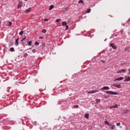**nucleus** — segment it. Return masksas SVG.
<instances>
[{
  "mask_svg": "<svg viewBox=\"0 0 130 130\" xmlns=\"http://www.w3.org/2000/svg\"><path fill=\"white\" fill-rule=\"evenodd\" d=\"M106 94H110V95H118V93L114 91H106Z\"/></svg>",
  "mask_w": 130,
  "mask_h": 130,
  "instance_id": "nucleus-1",
  "label": "nucleus"
},
{
  "mask_svg": "<svg viewBox=\"0 0 130 130\" xmlns=\"http://www.w3.org/2000/svg\"><path fill=\"white\" fill-rule=\"evenodd\" d=\"M112 86L118 89H120V88H121V85L117 83H114L112 84Z\"/></svg>",
  "mask_w": 130,
  "mask_h": 130,
  "instance_id": "nucleus-2",
  "label": "nucleus"
},
{
  "mask_svg": "<svg viewBox=\"0 0 130 130\" xmlns=\"http://www.w3.org/2000/svg\"><path fill=\"white\" fill-rule=\"evenodd\" d=\"M122 111L123 112H122L121 113V114L122 115H123V114H124V113H129V110H128V109H127V110H122Z\"/></svg>",
  "mask_w": 130,
  "mask_h": 130,
  "instance_id": "nucleus-3",
  "label": "nucleus"
},
{
  "mask_svg": "<svg viewBox=\"0 0 130 130\" xmlns=\"http://www.w3.org/2000/svg\"><path fill=\"white\" fill-rule=\"evenodd\" d=\"M126 72V70L125 69H121L120 70H119L117 71V74H120L121 73H125Z\"/></svg>",
  "mask_w": 130,
  "mask_h": 130,
  "instance_id": "nucleus-4",
  "label": "nucleus"
},
{
  "mask_svg": "<svg viewBox=\"0 0 130 130\" xmlns=\"http://www.w3.org/2000/svg\"><path fill=\"white\" fill-rule=\"evenodd\" d=\"M110 88L108 86H104L103 88H101L102 91L109 90Z\"/></svg>",
  "mask_w": 130,
  "mask_h": 130,
  "instance_id": "nucleus-5",
  "label": "nucleus"
},
{
  "mask_svg": "<svg viewBox=\"0 0 130 130\" xmlns=\"http://www.w3.org/2000/svg\"><path fill=\"white\" fill-rule=\"evenodd\" d=\"M122 80H123V77H119V78H117L114 81L115 82L116 81H122Z\"/></svg>",
  "mask_w": 130,
  "mask_h": 130,
  "instance_id": "nucleus-6",
  "label": "nucleus"
},
{
  "mask_svg": "<svg viewBox=\"0 0 130 130\" xmlns=\"http://www.w3.org/2000/svg\"><path fill=\"white\" fill-rule=\"evenodd\" d=\"M128 81H130V76L125 77V80H124V82H128Z\"/></svg>",
  "mask_w": 130,
  "mask_h": 130,
  "instance_id": "nucleus-7",
  "label": "nucleus"
},
{
  "mask_svg": "<svg viewBox=\"0 0 130 130\" xmlns=\"http://www.w3.org/2000/svg\"><path fill=\"white\" fill-rule=\"evenodd\" d=\"M110 46H111V47H112V48H113L114 49H116V48H117V47H116V46L113 43H111L110 44Z\"/></svg>",
  "mask_w": 130,
  "mask_h": 130,
  "instance_id": "nucleus-8",
  "label": "nucleus"
},
{
  "mask_svg": "<svg viewBox=\"0 0 130 130\" xmlns=\"http://www.w3.org/2000/svg\"><path fill=\"white\" fill-rule=\"evenodd\" d=\"M15 45H16V46H18V45H19V38H17L16 40H15Z\"/></svg>",
  "mask_w": 130,
  "mask_h": 130,
  "instance_id": "nucleus-9",
  "label": "nucleus"
},
{
  "mask_svg": "<svg viewBox=\"0 0 130 130\" xmlns=\"http://www.w3.org/2000/svg\"><path fill=\"white\" fill-rule=\"evenodd\" d=\"M23 6L22 2H19L18 5V9H21V7Z\"/></svg>",
  "mask_w": 130,
  "mask_h": 130,
  "instance_id": "nucleus-10",
  "label": "nucleus"
},
{
  "mask_svg": "<svg viewBox=\"0 0 130 130\" xmlns=\"http://www.w3.org/2000/svg\"><path fill=\"white\" fill-rule=\"evenodd\" d=\"M110 127H111V129H114L115 128V125L110 124Z\"/></svg>",
  "mask_w": 130,
  "mask_h": 130,
  "instance_id": "nucleus-11",
  "label": "nucleus"
},
{
  "mask_svg": "<svg viewBox=\"0 0 130 130\" xmlns=\"http://www.w3.org/2000/svg\"><path fill=\"white\" fill-rule=\"evenodd\" d=\"M117 107H118V106H117V104H116L115 106H111L110 108L112 109V108H117Z\"/></svg>",
  "mask_w": 130,
  "mask_h": 130,
  "instance_id": "nucleus-12",
  "label": "nucleus"
},
{
  "mask_svg": "<svg viewBox=\"0 0 130 130\" xmlns=\"http://www.w3.org/2000/svg\"><path fill=\"white\" fill-rule=\"evenodd\" d=\"M104 123L105 124H107V125H108L109 126H110V124H109V122H108V121H105Z\"/></svg>",
  "mask_w": 130,
  "mask_h": 130,
  "instance_id": "nucleus-13",
  "label": "nucleus"
},
{
  "mask_svg": "<svg viewBox=\"0 0 130 130\" xmlns=\"http://www.w3.org/2000/svg\"><path fill=\"white\" fill-rule=\"evenodd\" d=\"M30 11H31V8H29L26 9L25 11V13H29V12H30Z\"/></svg>",
  "mask_w": 130,
  "mask_h": 130,
  "instance_id": "nucleus-14",
  "label": "nucleus"
},
{
  "mask_svg": "<svg viewBox=\"0 0 130 130\" xmlns=\"http://www.w3.org/2000/svg\"><path fill=\"white\" fill-rule=\"evenodd\" d=\"M53 8H54V6H53V5H51V6H50L49 8V10L50 11H51V10L53 9Z\"/></svg>",
  "mask_w": 130,
  "mask_h": 130,
  "instance_id": "nucleus-15",
  "label": "nucleus"
},
{
  "mask_svg": "<svg viewBox=\"0 0 130 130\" xmlns=\"http://www.w3.org/2000/svg\"><path fill=\"white\" fill-rule=\"evenodd\" d=\"M84 117H85V118H89V114L86 113L84 115Z\"/></svg>",
  "mask_w": 130,
  "mask_h": 130,
  "instance_id": "nucleus-16",
  "label": "nucleus"
},
{
  "mask_svg": "<svg viewBox=\"0 0 130 130\" xmlns=\"http://www.w3.org/2000/svg\"><path fill=\"white\" fill-rule=\"evenodd\" d=\"M93 94H95V93H98V92H99V90L96 89L93 90Z\"/></svg>",
  "mask_w": 130,
  "mask_h": 130,
  "instance_id": "nucleus-17",
  "label": "nucleus"
},
{
  "mask_svg": "<svg viewBox=\"0 0 130 130\" xmlns=\"http://www.w3.org/2000/svg\"><path fill=\"white\" fill-rule=\"evenodd\" d=\"M28 56V54L27 53H24L23 54V57H27Z\"/></svg>",
  "mask_w": 130,
  "mask_h": 130,
  "instance_id": "nucleus-18",
  "label": "nucleus"
},
{
  "mask_svg": "<svg viewBox=\"0 0 130 130\" xmlns=\"http://www.w3.org/2000/svg\"><path fill=\"white\" fill-rule=\"evenodd\" d=\"M10 51H12V52L15 51V49L13 47H12L10 49Z\"/></svg>",
  "mask_w": 130,
  "mask_h": 130,
  "instance_id": "nucleus-19",
  "label": "nucleus"
},
{
  "mask_svg": "<svg viewBox=\"0 0 130 130\" xmlns=\"http://www.w3.org/2000/svg\"><path fill=\"white\" fill-rule=\"evenodd\" d=\"M87 93L88 94H94V92L93 90H91L90 91H88Z\"/></svg>",
  "mask_w": 130,
  "mask_h": 130,
  "instance_id": "nucleus-20",
  "label": "nucleus"
},
{
  "mask_svg": "<svg viewBox=\"0 0 130 130\" xmlns=\"http://www.w3.org/2000/svg\"><path fill=\"white\" fill-rule=\"evenodd\" d=\"M62 26H67V22H62Z\"/></svg>",
  "mask_w": 130,
  "mask_h": 130,
  "instance_id": "nucleus-21",
  "label": "nucleus"
},
{
  "mask_svg": "<svg viewBox=\"0 0 130 130\" xmlns=\"http://www.w3.org/2000/svg\"><path fill=\"white\" fill-rule=\"evenodd\" d=\"M23 34H24V31H21L20 32H19V35H23Z\"/></svg>",
  "mask_w": 130,
  "mask_h": 130,
  "instance_id": "nucleus-22",
  "label": "nucleus"
},
{
  "mask_svg": "<svg viewBox=\"0 0 130 130\" xmlns=\"http://www.w3.org/2000/svg\"><path fill=\"white\" fill-rule=\"evenodd\" d=\"M95 101H96V103H100V99H96V100H95Z\"/></svg>",
  "mask_w": 130,
  "mask_h": 130,
  "instance_id": "nucleus-23",
  "label": "nucleus"
},
{
  "mask_svg": "<svg viewBox=\"0 0 130 130\" xmlns=\"http://www.w3.org/2000/svg\"><path fill=\"white\" fill-rule=\"evenodd\" d=\"M84 3V1H83V0H80L79 2H78V3L79 4H83Z\"/></svg>",
  "mask_w": 130,
  "mask_h": 130,
  "instance_id": "nucleus-24",
  "label": "nucleus"
},
{
  "mask_svg": "<svg viewBox=\"0 0 130 130\" xmlns=\"http://www.w3.org/2000/svg\"><path fill=\"white\" fill-rule=\"evenodd\" d=\"M11 25H12V22H8V26H11Z\"/></svg>",
  "mask_w": 130,
  "mask_h": 130,
  "instance_id": "nucleus-25",
  "label": "nucleus"
},
{
  "mask_svg": "<svg viewBox=\"0 0 130 130\" xmlns=\"http://www.w3.org/2000/svg\"><path fill=\"white\" fill-rule=\"evenodd\" d=\"M42 33H46V29H44L42 30Z\"/></svg>",
  "mask_w": 130,
  "mask_h": 130,
  "instance_id": "nucleus-26",
  "label": "nucleus"
},
{
  "mask_svg": "<svg viewBox=\"0 0 130 130\" xmlns=\"http://www.w3.org/2000/svg\"><path fill=\"white\" fill-rule=\"evenodd\" d=\"M90 12H91V9H87V10L86 11V13H90Z\"/></svg>",
  "mask_w": 130,
  "mask_h": 130,
  "instance_id": "nucleus-27",
  "label": "nucleus"
},
{
  "mask_svg": "<svg viewBox=\"0 0 130 130\" xmlns=\"http://www.w3.org/2000/svg\"><path fill=\"white\" fill-rule=\"evenodd\" d=\"M56 23H59V22H60V19H57L56 20Z\"/></svg>",
  "mask_w": 130,
  "mask_h": 130,
  "instance_id": "nucleus-28",
  "label": "nucleus"
},
{
  "mask_svg": "<svg viewBox=\"0 0 130 130\" xmlns=\"http://www.w3.org/2000/svg\"><path fill=\"white\" fill-rule=\"evenodd\" d=\"M26 36H25L22 40H21V42H23L24 40H26Z\"/></svg>",
  "mask_w": 130,
  "mask_h": 130,
  "instance_id": "nucleus-29",
  "label": "nucleus"
},
{
  "mask_svg": "<svg viewBox=\"0 0 130 130\" xmlns=\"http://www.w3.org/2000/svg\"><path fill=\"white\" fill-rule=\"evenodd\" d=\"M74 108H79V106L78 105H74Z\"/></svg>",
  "mask_w": 130,
  "mask_h": 130,
  "instance_id": "nucleus-30",
  "label": "nucleus"
},
{
  "mask_svg": "<svg viewBox=\"0 0 130 130\" xmlns=\"http://www.w3.org/2000/svg\"><path fill=\"white\" fill-rule=\"evenodd\" d=\"M32 51L33 53H35V52H36V50L35 49H32Z\"/></svg>",
  "mask_w": 130,
  "mask_h": 130,
  "instance_id": "nucleus-31",
  "label": "nucleus"
},
{
  "mask_svg": "<svg viewBox=\"0 0 130 130\" xmlns=\"http://www.w3.org/2000/svg\"><path fill=\"white\" fill-rule=\"evenodd\" d=\"M116 125H117V126H119V125H120V122L117 123Z\"/></svg>",
  "mask_w": 130,
  "mask_h": 130,
  "instance_id": "nucleus-32",
  "label": "nucleus"
},
{
  "mask_svg": "<svg viewBox=\"0 0 130 130\" xmlns=\"http://www.w3.org/2000/svg\"><path fill=\"white\" fill-rule=\"evenodd\" d=\"M31 43H32L31 41H29L28 43V45L29 46V45H31Z\"/></svg>",
  "mask_w": 130,
  "mask_h": 130,
  "instance_id": "nucleus-33",
  "label": "nucleus"
},
{
  "mask_svg": "<svg viewBox=\"0 0 130 130\" xmlns=\"http://www.w3.org/2000/svg\"><path fill=\"white\" fill-rule=\"evenodd\" d=\"M44 21L45 22H47V21H48V19L45 18V19H44Z\"/></svg>",
  "mask_w": 130,
  "mask_h": 130,
  "instance_id": "nucleus-34",
  "label": "nucleus"
},
{
  "mask_svg": "<svg viewBox=\"0 0 130 130\" xmlns=\"http://www.w3.org/2000/svg\"><path fill=\"white\" fill-rule=\"evenodd\" d=\"M68 29H69V25H66V30H68Z\"/></svg>",
  "mask_w": 130,
  "mask_h": 130,
  "instance_id": "nucleus-35",
  "label": "nucleus"
},
{
  "mask_svg": "<svg viewBox=\"0 0 130 130\" xmlns=\"http://www.w3.org/2000/svg\"><path fill=\"white\" fill-rule=\"evenodd\" d=\"M35 45H39V44L38 43V42H35Z\"/></svg>",
  "mask_w": 130,
  "mask_h": 130,
  "instance_id": "nucleus-36",
  "label": "nucleus"
},
{
  "mask_svg": "<svg viewBox=\"0 0 130 130\" xmlns=\"http://www.w3.org/2000/svg\"><path fill=\"white\" fill-rule=\"evenodd\" d=\"M101 62H103V63H104V62H105V61L104 60H101Z\"/></svg>",
  "mask_w": 130,
  "mask_h": 130,
  "instance_id": "nucleus-37",
  "label": "nucleus"
},
{
  "mask_svg": "<svg viewBox=\"0 0 130 130\" xmlns=\"http://www.w3.org/2000/svg\"><path fill=\"white\" fill-rule=\"evenodd\" d=\"M39 38H40V39H42L43 38V37H40Z\"/></svg>",
  "mask_w": 130,
  "mask_h": 130,
  "instance_id": "nucleus-38",
  "label": "nucleus"
},
{
  "mask_svg": "<svg viewBox=\"0 0 130 130\" xmlns=\"http://www.w3.org/2000/svg\"><path fill=\"white\" fill-rule=\"evenodd\" d=\"M128 71L129 74H130V69H128Z\"/></svg>",
  "mask_w": 130,
  "mask_h": 130,
  "instance_id": "nucleus-39",
  "label": "nucleus"
},
{
  "mask_svg": "<svg viewBox=\"0 0 130 130\" xmlns=\"http://www.w3.org/2000/svg\"><path fill=\"white\" fill-rule=\"evenodd\" d=\"M68 10V8H65V11H67Z\"/></svg>",
  "mask_w": 130,
  "mask_h": 130,
  "instance_id": "nucleus-40",
  "label": "nucleus"
},
{
  "mask_svg": "<svg viewBox=\"0 0 130 130\" xmlns=\"http://www.w3.org/2000/svg\"><path fill=\"white\" fill-rule=\"evenodd\" d=\"M24 1H28V0H24Z\"/></svg>",
  "mask_w": 130,
  "mask_h": 130,
  "instance_id": "nucleus-41",
  "label": "nucleus"
},
{
  "mask_svg": "<svg viewBox=\"0 0 130 130\" xmlns=\"http://www.w3.org/2000/svg\"><path fill=\"white\" fill-rule=\"evenodd\" d=\"M0 25H1V21H0Z\"/></svg>",
  "mask_w": 130,
  "mask_h": 130,
  "instance_id": "nucleus-42",
  "label": "nucleus"
}]
</instances>
